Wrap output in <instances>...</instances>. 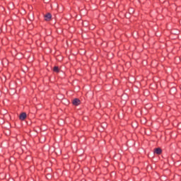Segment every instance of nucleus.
Listing matches in <instances>:
<instances>
[{"label":"nucleus","mask_w":181,"mask_h":181,"mask_svg":"<svg viewBox=\"0 0 181 181\" xmlns=\"http://www.w3.org/2000/svg\"><path fill=\"white\" fill-rule=\"evenodd\" d=\"M72 104L73 105H76V106L80 105V104H81V101L78 98H75L73 100Z\"/></svg>","instance_id":"nucleus-1"},{"label":"nucleus","mask_w":181,"mask_h":181,"mask_svg":"<svg viewBox=\"0 0 181 181\" xmlns=\"http://www.w3.org/2000/svg\"><path fill=\"white\" fill-rule=\"evenodd\" d=\"M19 119L21 121H25V119H26V113L25 112H22L20 116H19Z\"/></svg>","instance_id":"nucleus-2"},{"label":"nucleus","mask_w":181,"mask_h":181,"mask_svg":"<svg viewBox=\"0 0 181 181\" xmlns=\"http://www.w3.org/2000/svg\"><path fill=\"white\" fill-rule=\"evenodd\" d=\"M154 153H156V155H160V153H162V148H157L154 149Z\"/></svg>","instance_id":"nucleus-3"},{"label":"nucleus","mask_w":181,"mask_h":181,"mask_svg":"<svg viewBox=\"0 0 181 181\" xmlns=\"http://www.w3.org/2000/svg\"><path fill=\"white\" fill-rule=\"evenodd\" d=\"M45 21H49V19H52V14L48 13L45 16Z\"/></svg>","instance_id":"nucleus-4"},{"label":"nucleus","mask_w":181,"mask_h":181,"mask_svg":"<svg viewBox=\"0 0 181 181\" xmlns=\"http://www.w3.org/2000/svg\"><path fill=\"white\" fill-rule=\"evenodd\" d=\"M53 71H54V73H59V72L60 71V69H59V66H54V67L53 68Z\"/></svg>","instance_id":"nucleus-5"}]
</instances>
